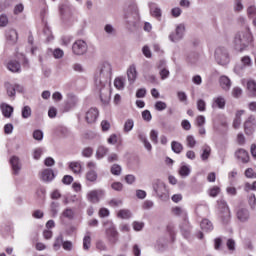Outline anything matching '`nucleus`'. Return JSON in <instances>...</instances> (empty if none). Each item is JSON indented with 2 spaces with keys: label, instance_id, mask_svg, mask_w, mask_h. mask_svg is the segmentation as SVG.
I'll list each match as a JSON object with an SVG mask.
<instances>
[{
  "label": "nucleus",
  "instance_id": "obj_51",
  "mask_svg": "<svg viewBox=\"0 0 256 256\" xmlns=\"http://www.w3.org/2000/svg\"><path fill=\"white\" fill-rule=\"evenodd\" d=\"M43 155V148H35L33 151V159L36 161H39L41 159V156Z\"/></svg>",
  "mask_w": 256,
  "mask_h": 256
},
{
  "label": "nucleus",
  "instance_id": "obj_2",
  "mask_svg": "<svg viewBox=\"0 0 256 256\" xmlns=\"http://www.w3.org/2000/svg\"><path fill=\"white\" fill-rule=\"evenodd\" d=\"M234 43L236 51L242 53V51H245L246 47H249V45L253 43V35H251L249 29H246L244 32L236 34Z\"/></svg>",
  "mask_w": 256,
  "mask_h": 256
},
{
  "label": "nucleus",
  "instance_id": "obj_55",
  "mask_svg": "<svg viewBox=\"0 0 256 256\" xmlns=\"http://www.w3.org/2000/svg\"><path fill=\"white\" fill-rule=\"evenodd\" d=\"M33 139H35L36 141H43V131L35 130L33 132Z\"/></svg>",
  "mask_w": 256,
  "mask_h": 256
},
{
  "label": "nucleus",
  "instance_id": "obj_53",
  "mask_svg": "<svg viewBox=\"0 0 256 256\" xmlns=\"http://www.w3.org/2000/svg\"><path fill=\"white\" fill-rule=\"evenodd\" d=\"M8 7H11V0H4L0 2V13H3V11L8 9Z\"/></svg>",
  "mask_w": 256,
  "mask_h": 256
},
{
  "label": "nucleus",
  "instance_id": "obj_39",
  "mask_svg": "<svg viewBox=\"0 0 256 256\" xmlns=\"http://www.w3.org/2000/svg\"><path fill=\"white\" fill-rule=\"evenodd\" d=\"M62 216L65 217L66 219H70L71 220V219H73L75 217V212L71 208H66L62 212Z\"/></svg>",
  "mask_w": 256,
  "mask_h": 256
},
{
  "label": "nucleus",
  "instance_id": "obj_42",
  "mask_svg": "<svg viewBox=\"0 0 256 256\" xmlns=\"http://www.w3.org/2000/svg\"><path fill=\"white\" fill-rule=\"evenodd\" d=\"M247 89L256 97V82L254 80H250L247 82Z\"/></svg>",
  "mask_w": 256,
  "mask_h": 256
},
{
  "label": "nucleus",
  "instance_id": "obj_29",
  "mask_svg": "<svg viewBox=\"0 0 256 256\" xmlns=\"http://www.w3.org/2000/svg\"><path fill=\"white\" fill-rule=\"evenodd\" d=\"M171 149L174 153H177L179 155V153L183 152V144H181L180 142H177V141H172Z\"/></svg>",
  "mask_w": 256,
  "mask_h": 256
},
{
  "label": "nucleus",
  "instance_id": "obj_46",
  "mask_svg": "<svg viewBox=\"0 0 256 256\" xmlns=\"http://www.w3.org/2000/svg\"><path fill=\"white\" fill-rule=\"evenodd\" d=\"M190 173H191V169H189L187 166H182L181 168H180V170H179V175L181 176V177H189V175H190Z\"/></svg>",
  "mask_w": 256,
  "mask_h": 256
},
{
  "label": "nucleus",
  "instance_id": "obj_12",
  "mask_svg": "<svg viewBox=\"0 0 256 256\" xmlns=\"http://www.w3.org/2000/svg\"><path fill=\"white\" fill-rule=\"evenodd\" d=\"M0 109L2 112V115L6 118V119H10V117L13 115V111H15V109L13 108V106L7 104V103H2L0 105Z\"/></svg>",
  "mask_w": 256,
  "mask_h": 256
},
{
  "label": "nucleus",
  "instance_id": "obj_58",
  "mask_svg": "<svg viewBox=\"0 0 256 256\" xmlns=\"http://www.w3.org/2000/svg\"><path fill=\"white\" fill-rule=\"evenodd\" d=\"M196 125L197 127H203L205 125V116L199 115L196 117Z\"/></svg>",
  "mask_w": 256,
  "mask_h": 256
},
{
  "label": "nucleus",
  "instance_id": "obj_4",
  "mask_svg": "<svg viewBox=\"0 0 256 256\" xmlns=\"http://www.w3.org/2000/svg\"><path fill=\"white\" fill-rule=\"evenodd\" d=\"M217 203L222 222L224 224L229 223V221H231V210L229 209V205H227L225 200H218Z\"/></svg>",
  "mask_w": 256,
  "mask_h": 256
},
{
  "label": "nucleus",
  "instance_id": "obj_33",
  "mask_svg": "<svg viewBox=\"0 0 256 256\" xmlns=\"http://www.w3.org/2000/svg\"><path fill=\"white\" fill-rule=\"evenodd\" d=\"M129 79H130V83H135L136 79H137V68L135 67V65H131L129 68Z\"/></svg>",
  "mask_w": 256,
  "mask_h": 256
},
{
  "label": "nucleus",
  "instance_id": "obj_5",
  "mask_svg": "<svg viewBox=\"0 0 256 256\" xmlns=\"http://www.w3.org/2000/svg\"><path fill=\"white\" fill-rule=\"evenodd\" d=\"M89 49L87 42L83 39H78L72 44V53L77 57L85 55Z\"/></svg>",
  "mask_w": 256,
  "mask_h": 256
},
{
  "label": "nucleus",
  "instance_id": "obj_48",
  "mask_svg": "<svg viewBox=\"0 0 256 256\" xmlns=\"http://www.w3.org/2000/svg\"><path fill=\"white\" fill-rule=\"evenodd\" d=\"M29 117H31V107L24 106L22 108V118L23 119H29Z\"/></svg>",
  "mask_w": 256,
  "mask_h": 256
},
{
  "label": "nucleus",
  "instance_id": "obj_9",
  "mask_svg": "<svg viewBox=\"0 0 256 256\" xmlns=\"http://www.w3.org/2000/svg\"><path fill=\"white\" fill-rule=\"evenodd\" d=\"M101 195H105V191L92 190L87 194V199L90 203H99V197H101Z\"/></svg>",
  "mask_w": 256,
  "mask_h": 256
},
{
  "label": "nucleus",
  "instance_id": "obj_62",
  "mask_svg": "<svg viewBox=\"0 0 256 256\" xmlns=\"http://www.w3.org/2000/svg\"><path fill=\"white\" fill-rule=\"evenodd\" d=\"M169 74L170 73L167 70V68H164V69L160 70V72H159V75H160L162 81H165V79H168L169 78Z\"/></svg>",
  "mask_w": 256,
  "mask_h": 256
},
{
  "label": "nucleus",
  "instance_id": "obj_52",
  "mask_svg": "<svg viewBox=\"0 0 256 256\" xmlns=\"http://www.w3.org/2000/svg\"><path fill=\"white\" fill-rule=\"evenodd\" d=\"M155 109L156 111H165V109H167V103L163 101H157L155 103Z\"/></svg>",
  "mask_w": 256,
  "mask_h": 256
},
{
  "label": "nucleus",
  "instance_id": "obj_10",
  "mask_svg": "<svg viewBox=\"0 0 256 256\" xmlns=\"http://www.w3.org/2000/svg\"><path fill=\"white\" fill-rule=\"evenodd\" d=\"M10 164L14 175H19V171H21V160H19V157L12 156L10 159Z\"/></svg>",
  "mask_w": 256,
  "mask_h": 256
},
{
  "label": "nucleus",
  "instance_id": "obj_28",
  "mask_svg": "<svg viewBox=\"0 0 256 256\" xmlns=\"http://www.w3.org/2000/svg\"><path fill=\"white\" fill-rule=\"evenodd\" d=\"M109 153V149L105 146H99L96 150V159H103Z\"/></svg>",
  "mask_w": 256,
  "mask_h": 256
},
{
  "label": "nucleus",
  "instance_id": "obj_40",
  "mask_svg": "<svg viewBox=\"0 0 256 256\" xmlns=\"http://www.w3.org/2000/svg\"><path fill=\"white\" fill-rule=\"evenodd\" d=\"M186 143H187V147H190V149H193V147L197 145V140H195V137L193 135H188L186 137Z\"/></svg>",
  "mask_w": 256,
  "mask_h": 256
},
{
  "label": "nucleus",
  "instance_id": "obj_37",
  "mask_svg": "<svg viewBox=\"0 0 256 256\" xmlns=\"http://www.w3.org/2000/svg\"><path fill=\"white\" fill-rule=\"evenodd\" d=\"M221 193V188L219 186H213L210 189H208V195L210 197H217Z\"/></svg>",
  "mask_w": 256,
  "mask_h": 256
},
{
  "label": "nucleus",
  "instance_id": "obj_32",
  "mask_svg": "<svg viewBox=\"0 0 256 256\" xmlns=\"http://www.w3.org/2000/svg\"><path fill=\"white\" fill-rule=\"evenodd\" d=\"M150 13L152 15V17H155V19H161V8L152 5L150 7Z\"/></svg>",
  "mask_w": 256,
  "mask_h": 256
},
{
  "label": "nucleus",
  "instance_id": "obj_38",
  "mask_svg": "<svg viewBox=\"0 0 256 256\" xmlns=\"http://www.w3.org/2000/svg\"><path fill=\"white\" fill-rule=\"evenodd\" d=\"M121 171H122V168L119 164H114L110 168V172L116 177H119V175H121Z\"/></svg>",
  "mask_w": 256,
  "mask_h": 256
},
{
  "label": "nucleus",
  "instance_id": "obj_18",
  "mask_svg": "<svg viewBox=\"0 0 256 256\" xmlns=\"http://www.w3.org/2000/svg\"><path fill=\"white\" fill-rule=\"evenodd\" d=\"M237 219L241 221L242 223H245V221L249 220V210L245 208H239L236 212Z\"/></svg>",
  "mask_w": 256,
  "mask_h": 256
},
{
  "label": "nucleus",
  "instance_id": "obj_45",
  "mask_svg": "<svg viewBox=\"0 0 256 256\" xmlns=\"http://www.w3.org/2000/svg\"><path fill=\"white\" fill-rule=\"evenodd\" d=\"M118 219H129V210L121 209L117 213Z\"/></svg>",
  "mask_w": 256,
  "mask_h": 256
},
{
  "label": "nucleus",
  "instance_id": "obj_57",
  "mask_svg": "<svg viewBox=\"0 0 256 256\" xmlns=\"http://www.w3.org/2000/svg\"><path fill=\"white\" fill-rule=\"evenodd\" d=\"M245 176H246L248 179H255V178H256V173H255V171H253L252 168H248V169H246V171H245Z\"/></svg>",
  "mask_w": 256,
  "mask_h": 256
},
{
  "label": "nucleus",
  "instance_id": "obj_49",
  "mask_svg": "<svg viewBox=\"0 0 256 256\" xmlns=\"http://www.w3.org/2000/svg\"><path fill=\"white\" fill-rule=\"evenodd\" d=\"M82 156L86 157L87 159L93 157V148L86 147L82 150Z\"/></svg>",
  "mask_w": 256,
  "mask_h": 256
},
{
  "label": "nucleus",
  "instance_id": "obj_13",
  "mask_svg": "<svg viewBox=\"0 0 256 256\" xmlns=\"http://www.w3.org/2000/svg\"><path fill=\"white\" fill-rule=\"evenodd\" d=\"M17 39H19V36L17 34V30L15 29H8L6 30V40L11 45L17 43Z\"/></svg>",
  "mask_w": 256,
  "mask_h": 256
},
{
  "label": "nucleus",
  "instance_id": "obj_8",
  "mask_svg": "<svg viewBox=\"0 0 256 256\" xmlns=\"http://www.w3.org/2000/svg\"><path fill=\"white\" fill-rule=\"evenodd\" d=\"M98 118L99 109L92 107L86 112L85 121L88 123V125H92V123H95Z\"/></svg>",
  "mask_w": 256,
  "mask_h": 256
},
{
  "label": "nucleus",
  "instance_id": "obj_1",
  "mask_svg": "<svg viewBox=\"0 0 256 256\" xmlns=\"http://www.w3.org/2000/svg\"><path fill=\"white\" fill-rule=\"evenodd\" d=\"M113 75V68L109 62H102L98 65L95 74V85L97 91L100 93V100L104 105L111 101V77Z\"/></svg>",
  "mask_w": 256,
  "mask_h": 256
},
{
  "label": "nucleus",
  "instance_id": "obj_6",
  "mask_svg": "<svg viewBox=\"0 0 256 256\" xmlns=\"http://www.w3.org/2000/svg\"><path fill=\"white\" fill-rule=\"evenodd\" d=\"M5 87H6L8 97H15L16 93L25 92V88L20 84L6 83Z\"/></svg>",
  "mask_w": 256,
  "mask_h": 256
},
{
  "label": "nucleus",
  "instance_id": "obj_47",
  "mask_svg": "<svg viewBox=\"0 0 256 256\" xmlns=\"http://www.w3.org/2000/svg\"><path fill=\"white\" fill-rule=\"evenodd\" d=\"M108 205L110 207H121V205H123V201L121 199H117V198H113L112 200H110L108 202Z\"/></svg>",
  "mask_w": 256,
  "mask_h": 256
},
{
  "label": "nucleus",
  "instance_id": "obj_26",
  "mask_svg": "<svg viewBox=\"0 0 256 256\" xmlns=\"http://www.w3.org/2000/svg\"><path fill=\"white\" fill-rule=\"evenodd\" d=\"M114 87H116V89H119L120 91L125 89V77L119 76L115 78Z\"/></svg>",
  "mask_w": 256,
  "mask_h": 256
},
{
  "label": "nucleus",
  "instance_id": "obj_44",
  "mask_svg": "<svg viewBox=\"0 0 256 256\" xmlns=\"http://www.w3.org/2000/svg\"><path fill=\"white\" fill-rule=\"evenodd\" d=\"M244 191L246 193H249V191H256V181H254L252 184L249 182H246L244 184Z\"/></svg>",
  "mask_w": 256,
  "mask_h": 256
},
{
  "label": "nucleus",
  "instance_id": "obj_56",
  "mask_svg": "<svg viewBox=\"0 0 256 256\" xmlns=\"http://www.w3.org/2000/svg\"><path fill=\"white\" fill-rule=\"evenodd\" d=\"M140 140L142 141V143H144V147L147 149V151H151L152 146L149 140H147L145 136H140Z\"/></svg>",
  "mask_w": 256,
  "mask_h": 256
},
{
  "label": "nucleus",
  "instance_id": "obj_36",
  "mask_svg": "<svg viewBox=\"0 0 256 256\" xmlns=\"http://www.w3.org/2000/svg\"><path fill=\"white\" fill-rule=\"evenodd\" d=\"M210 156H211V147L206 145L203 147V153L201 155V159L202 161H207V159H209Z\"/></svg>",
  "mask_w": 256,
  "mask_h": 256
},
{
  "label": "nucleus",
  "instance_id": "obj_63",
  "mask_svg": "<svg viewBox=\"0 0 256 256\" xmlns=\"http://www.w3.org/2000/svg\"><path fill=\"white\" fill-rule=\"evenodd\" d=\"M24 9H25V6H23V4H17L14 7V15H19V13H23Z\"/></svg>",
  "mask_w": 256,
  "mask_h": 256
},
{
  "label": "nucleus",
  "instance_id": "obj_60",
  "mask_svg": "<svg viewBox=\"0 0 256 256\" xmlns=\"http://www.w3.org/2000/svg\"><path fill=\"white\" fill-rule=\"evenodd\" d=\"M226 247L228 248L229 251H235V240L233 239H228L226 242Z\"/></svg>",
  "mask_w": 256,
  "mask_h": 256
},
{
  "label": "nucleus",
  "instance_id": "obj_27",
  "mask_svg": "<svg viewBox=\"0 0 256 256\" xmlns=\"http://www.w3.org/2000/svg\"><path fill=\"white\" fill-rule=\"evenodd\" d=\"M83 249L84 251L91 249V232H87L83 238Z\"/></svg>",
  "mask_w": 256,
  "mask_h": 256
},
{
  "label": "nucleus",
  "instance_id": "obj_19",
  "mask_svg": "<svg viewBox=\"0 0 256 256\" xmlns=\"http://www.w3.org/2000/svg\"><path fill=\"white\" fill-rule=\"evenodd\" d=\"M236 157L239 159V161L243 163H247L249 161V152H247L245 149H238L236 151Z\"/></svg>",
  "mask_w": 256,
  "mask_h": 256
},
{
  "label": "nucleus",
  "instance_id": "obj_25",
  "mask_svg": "<svg viewBox=\"0 0 256 256\" xmlns=\"http://www.w3.org/2000/svg\"><path fill=\"white\" fill-rule=\"evenodd\" d=\"M200 227H201L202 231H206V233H207L213 229V223H211V221H209V219H203L200 223Z\"/></svg>",
  "mask_w": 256,
  "mask_h": 256
},
{
  "label": "nucleus",
  "instance_id": "obj_23",
  "mask_svg": "<svg viewBox=\"0 0 256 256\" xmlns=\"http://www.w3.org/2000/svg\"><path fill=\"white\" fill-rule=\"evenodd\" d=\"M104 31L108 37H115L117 35V29L112 24H106L104 26Z\"/></svg>",
  "mask_w": 256,
  "mask_h": 256
},
{
  "label": "nucleus",
  "instance_id": "obj_50",
  "mask_svg": "<svg viewBox=\"0 0 256 256\" xmlns=\"http://www.w3.org/2000/svg\"><path fill=\"white\" fill-rule=\"evenodd\" d=\"M158 137H159V132H157V130H151L150 139H151L152 143H154L155 145H157V143H159Z\"/></svg>",
  "mask_w": 256,
  "mask_h": 256
},
{
  "label": "nucleus",
  "instance_id": "obj_22",
  "mask_svg": "<svg viewBox=\"0 0 256 256\" xmlns=\"http://www.w3.org/2000/svg\"><path fill=\"white\" fill-rule=\"evenodd\" d=\"M98 177L96 170H88L86 172V181H89L90 183H95Z\"/></svg>",
  "mask_w": 256,
  "mask_h": 256
},
{
  "label": "nucleus",
  "instance_id": "obj_34",
  "mask_svg": "<svg viewBox=\"0 0 256 256\" xmlns=\"http://www.w3.org/2000/svg\"><path fill=\"white\" fill-rule=\"evenodd\" d=\"M63 235H59L58 237L55 238L53 247L55 249V251H59V249H61V246L63 247Z\"/></svg>",
  "mask_w": 256,
  "mask_h": 256
},
{
  "label": "nucleus",
  "instance_id": "obj_14",
  "mask_svg": "<svg viewBox=\"0 0 256 256\" xmlns=\"http://www.w3.org/2000/svg\"><path fill=\"white\" fill-rule=\"evenodd\" d=\"M7 69L11 71V73H21V63L17 60H10L7 63Z\"/></svg>",
  "mask_w": 256,
  "mask_h": 256
},
{
  "label": "nucleus",
  "instance_id": "obj_17",
  "mask_svg": "<svg viewBox=\"0 0 256 256\" xmlns=\"http://www.w3.org/2000/svg\"><path fill=\"white\" fill-rule=\"evenodd\" d=\"M173 215H176V217H181L183 221H188L187 211L183 210V208L176 206L172 208Z\"/></svg>",
  "mask_w": 256,
  "mask_h": 256
},
{
  "label": "nucleus",
  "instance_id": "obj_15",
  "mask_svg": "<svg viewBox=\"0 0 256 256\" xmlns=\"http://www.w3.org/2000/svg\"><path fill=\"white\" fill-rule=\"evenodd\" d=\"M183 33H185V26L184 25L177 26L175 34L170 35L171 41L173 42L179 41V39L183 38Z\"/></svg>",
  "mask_w": 256,
  "mask_h": 256
},
{
  "label": "nucleus",
  "instance_id": "obj_16",
  "mask_svg": "<svg viewBox=\"0 0 256 256\" xmlns=\"http://www.w3.org/2000/svg\"><path fill=\"white\" fill-rule=\"evenodd\" d=\"M226 101L223 96H218L213 99L212 108L213 109H225Z\"/></svg>",
  "mask_w": 256,
  "mask_h": 256
},
{
  "label": "nucleus",
  "instance_id": "obj_11",
  "mask_svg": "<svg viewBox=\"0 0 256 256\" xmlns=\"http://www.w3.org/2000/svg\"><path fill=\"white\" fill-rule=\"evenodd\" d=\"M41 179L45 183H50V181H53L55 179V172H53L52 169H44L41 173Z\"/></svg>",
  "mask_w": 256,
  "mask_h": 256
},
{
  "label": "nucleus",
  "instance_id": "obj_30",
  "mask_svg": "<svg viewBox=\"0 0 256 256\" xmlns=\"http://www.w3.org/2000/svg\"><path fill=\"white\" fill-rule=\"evenodd\" d=\"M78 102H79V99L77 98V96H75V95H70V96L68 97L66 106H67L69 109H72V107H75V105H77Z\"/></svg>",
  "mask_w": 256,
  "mask_h": 256
},
{
  "label": "nucleus",
  "instance_id": "obj_31",
  "mask_svg": "<svg viewBox=\"0 0 256 256\" xmlns=\"http://www.w3.org/2000/svg\"><path fill=\"white\" fill-rule=\"evenodd\" d=\"M69 168L71 171H73V173L79 175V173H81V162H71L69 164Z\"/></svg>",
  "mask_w": 256,
  "mask_h": 256
},
{
  "label": "nucleus",
  "instance_id": "obj_43",
  "mask_svg": "<svg viewBox=\"0 0 256 256\" xmlns=\"http://www.w3.org/2000/svg\"><path fill=\"white\" fill-rule=\"evenodd\" d=\"M9 25V17L3 13L0 15V27H7Z\"/></svg>",
  "mask_w": 256,
  "mask_h": 256
},
{
  "label": "nucleus",
  "instance_id": "obj_35",
  "mask_svg": "<svg viewBox=\"0 0 256 256\" xmlns=\"http://www.w3.org/2000/svg\"><path fill=\"white\" fill-rule=\"evenodd\" d=\"M59 207L60 204L59 202H52L50 205V211L52 213V217H57V215L59 214Z\"/></svg>",
  "mask_w": 256,
  "mask_h": 256
},
{
  "label": "nucleus",
  "instance_id": "obj_41",
  "mask_svg": "<svg viewBox=\"0 0 256 256\" xmlns=\"http://www.w3.org/2000/svg\"><path fill=\"white\" fill-rule=\"evenodd\" d=\"M196 105H197L198 111H200L201 113H203L204 111H207V103H205V100L199 99Z\"/></svg>",
  "mask_w": 256,
  "mask_h": 256
},
{
  "label": "nucleus",
  "instance_id": "obj_20",
  "mask_svg": "<svg viewBox=\"0 0 256 256\" xmlns=\"http://www.w3.org/2000/svg\"><path fill=\"white\" fill-rule=\"evenodd\" d=\"M220 87L224 89V91H229L231 89V80L227 76H221L219 79Z\"/></svg>",
  "mask_w": 256,
  "mask_h": 256
},
{
  "label": "nucleus",
  "instance_id": "obj_61",
  "mask_svg": "<svg viewBox=\"0 0 256 256\" xmlns=\"http://www.w3.org/2000/svg\"><path fill=\"white\" fill-rule=\"evenodd\" d=\"M142 118L144 121H151L153 119V116L151 115V112L149 110H144L142 112Z\"/></svg>",
  "mask_w": 256,
  "mask_h": 256
},
{
  "label": "nucleus",
  "instance_id": "obj_64",
  "mask_svg": "<svg viewBox=\"0 0 256 256\" xmlns=\"http://www.w3.org/2000/svg\"><path fill=\"white\" fill-rule=\"evenodd\" d=\"M98 215H99V217H109V215H110V212H109V209H107V208H101L100 210H99V213H98Z\"/></svg>",
  "mask_w": 256,
  "mask_h": 256
},
{
  "label": "nucleus",
  "instance_id": "obj_7",
  "mask_svg": "<svg viewBox=\"0 0 256 256\" xmlns=\"http://www.w3.org/2000/svg\"><path fill=\"white\" fill-rule=\"evenodd\" d=\"M256 127V119L255 116L251 115L245 122H244V131L246 135H253Z\"/></svg>",
  "mask_w": 256,
  "mask_h": 256
},
{
  "label": "nucleus",
  "instance_id": "obj_59",
  "mask_svg": "<svg viewBox=\"0 0 256 256\" xmlns=\"http://www.w3.org/2000/svg\"><path fill=\"white\" fill-rule=\"evenodd\" d=\"M248 203H249L251 209H254L256 207V197H255V194H251L248 197Z\"/></svg>",
  "mask_w": 256,
  "mask_h": 256
},
{
  "label": "nucleus",
  "instance_id": "obj_24",
  "mask_svg": "<svg viewBox=\"0 0 256 256\" xmlns=\"http://www.w3.org/2000/svg\"><path fill=\"white\" fill-rule=\"evenodd\" d=\"M130 15L131 17H133L135 21H139L140 16H139V8H137V4L132 3L130 5Z\"/></svg>",
  "mask_w": 256,
  "mask_h": 256
},
{
  "label": "nucleus",
  "instance_id": "obj_3",
  "mask_svg": "<svg viewBox=\"0 0 256 256\" xmlns=\"http://www.w3.org/2000/svg\"><path fill=\"white\" fill-rule=\"evenodd\" d=\"M104 227H106V237L108 241L115 245L119 239V233L117 232V229L115 228V224L111 221H107L104 223Z\"/></svg>",
  "mask_w": 256,
  "mask_h": 256
},
{
  "label": "nucleus",
  "instance_id": "obj_21",
  "mask_svg": "<svg viewBox=\"0 0 256 256\" xmlns=\"http://www.w3.org/2000/svg\"><path fill=\"white\" fill-rule=\"evenodd\" d=\"M245 113L244 110H240L236 112V116L235 119L233 121V128L234 129H239V127H241V117L243 116V114Z\"/></svg>",
  "mask_w": 256,
  "mask_h": 256
},
{
  "label": "nucleus",
  "instance_id": "obj_54",
  "mask_svg": "<svg viewBox=\"0 0 256 256\" xmlns=\"http://www.w3.org/2000/svg\"><path fill=\"white\" fill-rule=\"evenodd\" d=\"M53 55L55 59H63V55H65V52H63V50L60 48H56L53 51Z\"/></svg>",
  "mask_w": 256,
  "mask_h": 256
}]
</instances>
